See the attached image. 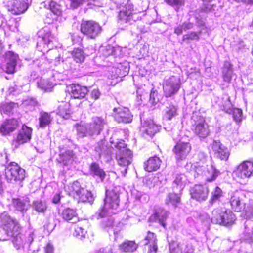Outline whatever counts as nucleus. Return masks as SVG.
Returning a JSON list of instances; mask_svg holds the SVG:
<instances>
[{
	"mask_svg": "<svg viewBox=\"0 0 253 253\" xmlns=\"http://www.w3.org/2000/svg\"><path fill=\"white\" fill-rule=\"evenodd\" d=\"M231 209L235 211H243L242 215L246 218L253 216V201H249L245 192L236 191L231 193L229 198Z\"/></svg>",
	"mask_w": 253,
	"mask_h": 253,
	"instance_id": "f257e3e1",
	"label": "nucleus"
},
{
	"mask_svg": "<svg viewBox=\"0 0 253 253\" xmlns=\"http://www.w3.org/2000/svg\"><path fill=\"white\" fill-rule=\"evenodd\" d=\"M120 191L119 186H115L111 190H106L104 205L99 212V217H104L116 213L115 211L118 208L120 203Z\"/></svg>",
	"mask_w": 253,
	"mask_h": 253,
	"instance_id": "f03ea898",
	"label": "nucleus"
},
{
	"mask_svg": "<svg viewBox=\"0 0 253 253\" xmlns=\"http://www.w3.org/2000/svg\"><path fill=\"white\" fill-rule=\"evenodd\" d=\"M114 147L118 149L116 158L118 165L123 167V169L121 170V173L122 175L125 176L126 173L127 166L132 162V152L126 148L125 141L122 140L116 142Z\"/></svg>",
	"mask_w": 253,
	"mask_h": 253,
	"instance_id": "7ed1b4c3",
	"label": "nucleus"
},
{
	"mask_svg": "<svg viewBox=\"0 0 253 253\" xmlns=\"http://www.w3.org/2000/svg\"><path fill=\"white\" fill-rule=\"evenodd\" d=\"M0 219L2 229L0 231V240H7L10 236L20 232V227L18 222L12 219L7 213H3L0 216Z\"/></svg>",
	"mask_w": 253,
	"mask_h": 253,
	"instance_id": "20e7f679",
	"label": "nucleus"
},
{
	"mask_svg": "<svg viewBox=\"0 0 253 253\" xmlns=\"http://www.w3.org/2000/svg\"><path fill=\"white\" fill-rule=\"evenodd\" d=\"M193 173L195 176L201 175L206 181L211 182L215 180L220 172L212 165L210 166L194 165L193 168Z\"/></svg>",
	"mask_w": 253,
	"mask_h": 253,
	"instance_id": "39448f33",
	"label": "nucleus"
},
{
	"mask_svg": "<svg viewBox=\"0 0 253 253\" xmlns=\"http://www.w3.org/2000/svg\"><path fill=\"white\" fill-rule=\"evenodd\" d=\"M5 175L8 182L13 183L23 180L25 178V171L17 163L11 162L6 166Z\"/></svg>",
	"mask_w": 253,
	"mask_h": 253,
	"instance_id": "423d86ee",
	"label": "nucleus"
},
{
	"mask_svg": "<svg viewBox=\"0 0 253 253\" xmlns=\"http://www.w3.org/2000/svg\"><path fill=\"white\" fill-rule=\"evenodd\" d=\"M191 123L194 126L195 133L199 137L205 138L210 133L209 126L205 119L197 113H193L191 117Z\"/></svg>",
	"mask_w": 253,
	"mask_h": 253,
	"instance_id": "0eeeda50",
	"label": "nucleus"
},
{
	"mask_svg": "<svg viewBox=\"0 0 253 253\" xmlns=\"http://www.w3.org/2000/svg\"><path fill=\"white\" fill-rule=\"evenodd\" d=\"M181 83L179 77L171 76L166 77L164 81L163 90L166 97H169L176 94L179 90Z\"/></svg>",
	"mask_w": 253,
	"mask_h": 253,
	"instance_id": "6e6552de",
	"label": "nucleus"
},
{
	"mask_svg": "<svg viewBox=\"0 0 253 253\" xmlns=\"http://www.w3.org/2000/svg\"><path fill=\"white\" fill-rule=\"evenodd\" d=\"M81 31L88 37L93 39L100 33L101 27L94 21H84L81 25Z\"/></svg>",
	"mask_w": 253,
	"mask_h": 253,
	"instance_id": "1a4fd4ad",
	"label": "nucleus"
},
{
	"mask_svg": "<svg viewBox=\"0 0 253 253\" xmlns=\"http://www.w3.org/2000/svg\"><path fill=\"white\" fill-rule=\"evenodd\" d=\"M236 176L244 180L253 175V162L245 161L237 167L234 172Z\"/></svg>",
	"mask_w": 253,
	"mask_h": 253,
	"instance_id": "9d476101",
	"label": "nucleus"
},
{
	"mask_svg": "<svg viewBox=\"0 0 253 253\" xmlns=\"http://www.w3.org/2000/svg\"><path fill=\"white\" fill-rule=\"evenodd\" d=\"M105 124L106 122L103 118L98 116L93 117L91 122L87 124L89 136L99 135L103 129Z\"/></svg>",
	"mask_w": 253,
	"mask_h": 253,
	"instance_id": "9b49d317",
	"label": "nucleus"
},
{
	"mask_svg": "<svg viewBox=\"0 0 253 253\" xmlns=\"http://www.w3.org/2000/svg\"><path fill=\"white\" fill-rule=\"evenodd\" d=\"M113 115L115 120L118 123H129L132 122L133 115L129 110L126 107H115Z\"/></svg>",
	"mask_w": 253,
	"mask_h": 253,
	"instance_id": "f8f14e48",
	"label": "nucleus"
},
{
	"mask_svg": "<svg viewBox=\"0 0 253 253\" xmlns=\"http://www.w3.org/2000/svg\"><path fill=\"white\" fill-rule=\"evenodd\" d=\"M133 5L128 2L125 4V6L120 10L119 18L120 20L125 23H130L132 24L133 21L136 20V14H133Z\"/></svg>",
	"mask_w": 253,
	"mask_h": 253,
	"instance_id": "ddd939ff",
	"label": "nucleus"
},
{
	"mask_svg": "<svg viewBox=\"0 0 253 253\" xmlns=\"http://www.w3.org/2000/svg\"><path fill=\"white\" fill-rule=\"evenodd\" d=\"M191 150V146L188 142L180 140L173 149L175 158L178 160H183L186 158Z\"/></svg>",
	"mask_w": 253,
	"mask_h": 253,
	"instance_id": "4468645a",
	"label": "nucleus"
},
{
	"mask_svg": "<svg viewBox=\"0 0 253 253\" xmlns=\"http://www.w3.org/2000/svg\"><path fill=\"white\" fill-rule=\"evenodd\" d=\"M209 190L206 185H196L191 190L190 194L193 199L201 202L205 201L208 197Z\"/></svg>",
	"mask_w": 253,
	"mask_h": 253,
	"instance_id": "2eb2a0df",
	"label": "nucleus"
},
{
	"mask_svg": "<svg viewBox=\"0 0 253 253\" xmlns=\"http://www.w3.org/2000/svg\"><path fill=\"white\" fill-rule=\"evenodd\" d=\"M9 10L13 14L24 13L28 8V0H12L9 3Z\"/></svg>",
	"mask_w": 253,
	"mask_h": 253,
	"instance_id": "dca6fc26",
	"label": "nucleus"
},
{
	"mask_svg": "<svg viewBox=\"0 0 253 253\" xmlns=\"http://www.w3.org/2000/svg\"><path fill=\"white\" fill-rule=\"evenodd\" d=\"M194 250L191 244L187 242L173 243L170 245V253H193Z\"/></svg>",
	"mask_w": 253,
	"mask_h": 253,
	"instance_id": "f3484780",
	"label": "nucleus"
},
{
	"mask_svg": "<svg viewBox=\"0 0 253 253\" xmlns=\"http://www.w3.org/2000/svg\"><path fill=\"white\" fill-rule=\"evenodd\" d=\"M211 146L217 157L223 160H227L229 156L228 150L223 146L220 141H213Z\"/></svg>",
	"mask_w": 253,
	"mask_h": 253,
	"instance_id": "a211bd4d",
	"label": "nucleus"
},
{
	"mask_svg": "<svg viewBox=\"0 0 253 253\" xmlns=\"http://www.w3.org/2000/svg\"><path fill=\"white\" fill-rule=\"evenodd\" d=\"M158 130V126L151 120H147L141 121V125L140 127V131L145 136L148 135L149 136H153Z\"/></svg>",
	"mask_w": 253,
	"mask_h": 253,
	"instance_id": "6ab92c4d",
	"label": "nucleus"
},
{
	"mask_svg": "<svg viewBox=\"0 0 253 253\" xmlns=\"http://www.w3.org/2000/svg\"><path fill=\"white\" fill-rule=\"evenodd\" d=\"M168 216V212L167 211L159 208L156 209L153 214L150 217L149 220L150 222H157L164 227H165V221Z\"/></svg>",
	"mask_w": 253,
	"mask_h": 253,
	"instance_id": "aec40b11",
	"label": "nucleus"
},
{
	"mask_svg": "<svg viewBox=\"0 0 253 253\" xmlns=\"http://www.w3.org/2000/svg\"><path fill=\"white\" fill-rule=\"evenodd\" d=\"M18 58V55L12 52L6 53V64L4 70L6 73L12 74L15 72Z\"/></svg>",
	"mask_w": 253,
	"mask_h": 253,
	"instance_id": "412c9836",
	"label": "nucleus"
},
{
	"mask_svg": "<svg viewBox=\"0 0 253 253\" xmlns=\"http://www.w3.org/2000/svg\"><path fill=\"white\" fill-rule=\"evenodd\" d=\"M70 94L74 98L81 99L84 98L88 92L86 87L79 84H72L70 86Z\"/></svg>",
	"mask_w": 253,
	"mask_h": 253,
	"instance_id": "4be33fe9",
	"label": "nucleus"
},
{
	"mask_svg": "<svg viewBox=\"0 0 253 253\" xmlns=\"http://www.w3.org/2000/svg\"><path fill=\"white\" fill-rule=\"evenodd\" d=\"M145 240L147 241L145 245H148L146 253H157L158 247L157 245V239L155 234L150 231H148Z\"/></svg>",
	"mask_w": 253,
	"mask_h": 253,
	"instance_id": "5701e85b",
	"label": "nucleus"
},
{
	"mask_svg": "<svg viewBox=\"0 0 253 253\" xmlns=\"http://www.w3.org/2000/svg\"><path fill=\"white\" fill-rule=\"evenodd\" d=\"M18 123L14 119L5 120L0 126V132L3 135H7L14 131L18 126Z\"/></svg>",
	"mask_w": 253,
	"mask_h": 253,
	"instance_id": "b1692460",
	"label": "nucleus"
},
{
	"mask_svg": "<svg viewBox=\"0 0 253 253\" xmlns=\"http://www.w3.org/2000/svg\"><path fill=\"white\" fill-rule=\"evenodd\" d=\"M161 161L156 156L150 158L144 164V169L148 172L156 171L160 167Z\"/></svg>",
	"mask_w": 253,
	"mask_h": 253,
	"instance_id": "393cba45",
	"label": "nucleus"
},
{
	"mask_svg": "<svg viewBox=\"0 0 253 253\" xmlns=\"http://www.w3.org/2000/svg\"><path fill=\"white\" fill-rule=\"evenodd\" d=\"M32 129L26 125H23L22 129L19 131L17 137L19 143H24L29 141L31 138Z\"/></svg>",
	"mask_w": 253,
	"mask_h": 253,
	"instance_id": "a878e982",
	"label": "nucleus"
},
{
	"mask_svg": "<svg viewBox=\"0 0 253 253\" xmlns=\"http://www.w3.org/2000/svg\"><path fill=\"white\" fill-rule=\"evenodd\" d=\"M61 216L65 220L72 223H75L79 221V217L76 211L70 208L63 210Z\"/></svg>",
	"mask_w": 253,
	"mask_h": 253,
	"instance_id": "bb28decb",
	"label": "nucleus"
},
{
	"mask_svg": "<svg viewBox=\"0 0 253 253\" xmlns=\"http://www.w3.org/2000/svg\"><path fill=\"white\" fill-rule=\"evenodd\" d=\"M187 181L186 176L184 174H177L173 182V190L175 191L181 192Z\"/></svg>",
	"mask_w": 253,
	"mask_h": 253,
	"instance_id": "cd10ccee",
	"label": "nucleus"
},
{
	"mask_svg": "<svg viewBox=\"0 0 253 253\" xmlns=\"http://www.w3.org/2000/svg\"><path fill=\"white\" fill-rule=\"evenodd\" d=\"M105 139L99 141L95 147V151L98 153L99 157L105 156L111 153V148L108 147Z\"/></svg>",
	"mask_w": 253,
	"mask_h": 253,
	"instance_id": "c85d7f7f",
	"label": "nucleus"
},
{
	"mask_svg": "<svg viewBox=\"0 0 253 253\" xmlns=\"http://www.w3.org/2000/svg\"><path fill=\"white\" fill-rule=\"evenodd\" d=\"M138 247V245L134 241L126 240L119 245L120 251L127 253H132L135 251Z\"/></svg>",
	"mask_w": 253,
	"mask_h": 253,
	"instance_id": "c756f323",
	"label": "nucleus"
},
{
	"mask_svg": "<svg viewBox=\"0 0 253 253\" xmlns=\"http://www.w3.org/2000/svg\"><path fill=\"white\" fill-rule=\"evenodd\" d=\"M223 210L224 208L218 207L212 211L211 217L212 223L223 225Z\"/></svg>",
	"mask_w": 253,
	"mask_h": 253,
	"instance_id": "7c9ffc66",
	"label": "nucleus"
},
{
	"mask_svg": "<svg viewBox=\"0 0 253 253\" xmlns=\"http://www.w3.org/2000/svg\"><path fill=\"white\" fill-rule=\"evenodd\" d=\"M12 204L16 210L24 214L29 208V204L26 200L13 199Z\"/></svg>",
	"mask_w": 253,
	"mask_h": 253,
	"instance_id": "2f4dec72",
	"label": "nucleus"
},
{
	"mask_svg": "<svg viewBox=\"0 0 253 253\" xmlns=\"http://www.w3.org/2000/svg\"><path fill=\"white\" fill-rule=\"evenodd\" d=\"M74 154L71 150H67L65 152H61L58 161L60 163H63L64 165L71 163L74 159Z\"/></svg>",
	"mask_w": 253,
	"mask_h": 253,
	"instance_id": "473e14b6",
	"label": "nucleus"
},
{
	"mask_svg": "<svg viewBox=\"0 0 253 253\" xmlns=\"http://www.w3.org/2000/svg\"><path fill=\"white\" fill-rule=\"evenodd\" d=\"M222 74L223 81L229 83L233 76V69L230 62L228 61L224 62Z\"/></svg>",
	"mask_w": 253,
	"mask_h": 253,
	"instance_id": "72a5a7b5",
	"label": "nucleus"
},
{
	"mask_svg": "<svg viewBox=\"0 0 253 253\" xmlns=\"http://www.w3.org/2000/svg\"><path fill=\"white\" fill-rule=\"evenodd\" d=\"M11 237L13 238V245L17 249L23 248L27 242L25 236L21 234L20 232Z\"/></svg>",
	"mask_w": 253,
	"mask_h": 253,
	"instance_id": "f704fd0d",
	"label": "nucleus"
},
{
	"mask_svg": "<svg viewBox=\"0 0 253 253\" xmlns=\"http://www.w3.org/2000/svg\"><path fill=\"white\" fill-rule=\"evenodd\" d=\"M178 191H174L173 193H169L165 199V203L167 205L171 204L175 208L176 207L180 202V194L176 193Z\"/></svg>",
	"mask_w": 253,
	"mask_h": 253,
	"instance_id": "c9c22d12",
	"label": "nucleus"
},
{
	"mask_svg": "<svg viewBox=\"0 0 253 253\" xmlns=\"http://www.w3.org/2000/svg\"><path fill=\"white\" fill-rule=\"evenodd\" d=\"M52 119L53 118L48 113L43 111L41 112L40 113V117L39 118L40 127L43 128L49 125Z\"/></svg>",
	"mask_w": 253,
	"mask_h": 253,
	"instance_id": "e433bc0d",
	"label": "nucleus"
},
{
	"mask_svg": "<svg viewBox=\"0 0 253 253\" xmlns=\"http://www.w3.org/2000/svg\"><path fill=\"white\" fill-rule=\"evenodd\" d=\"M164 117L168 120H171L177 114V107L172 104L167 103L165 109L164 110Z\"/></svg>",
	"mask_w": 253,
	"mask_h": 253,
	"instance_id": "4c0bfd02",
	"label": "nucleus"
},
{
	"mask_svg": "<svg viewBox=\"0 0 253 253\" xmlns=\"http://www.w3.org/2000/svg\"><path fill=\"white\" fill-rule=\"evenodd\" d=\"M224 219H222L223 225L228 226L233 224L236 217L234 214L230 210H227L225 208L223 210Z\"/></svg>",
	"mask_w": 253,
	"mask_h": 253,
	"instance_id": "58836bf2",
	"label": "nucleus"
},
{
	"mask_svg": "<svg viewBox=\"0 0 253 253\" xmlns=\"http://www.w3.org/2000/svg\"><path fill=\"white\" fill-rule=\"evenodd\" d=\"M84 2H87L88 5H93L98 7H101V3L98 0H70V7L72 8H77Z\"/></svg>",
	"mask_w": 253,
	"mask_h": 253,
	"instance_id": "ea45409f",
	"label": "nucleus"
},
{
	"mask_svg": "<svg viewBox=\"0 0 253 253\" xmlns=\"http://www.w3.org/2000/svg\"><path fill=\"white\" fill-rule=\"evenodd\" d=\"M70 105L68 103H63L60 104L58 109L57 113L65 119H68L70 117Z\"/></svg>",
	"mask_w": 253,
	"mask_h": 253,
	"instance_id": "a19ab883",
	"label": "nucleus"
},
{
	"mask_svg": "<svg viewBox=\"0 0 253 253\" xmlns=\"http://www.w3.org/2000/svg\"><path fill=\"white\" fill-rule=\"evenodd\" d=\"M68 188L69 194L74 197L75 199L77 196H79V194L81 193V190L84 189L81 187V185L78 181H75L70 184Z\"/></svg>",
	"mask_w": 253,
	"mask_h": 253,
	"instance_id": "79ce46f5",
	"label": "nucleus"
},
{
	"mask_svg": "<svg viewBox=\"0 0 253 253\" xmlns=\"http://www.w3.org/2000/svg\"><path fill=\"white\" fill-rule=\"evenodd\" d=\"M72 58L76 63H82L84 62L86 55L80 48H76L72 52Z\"/></svg>",
	"mask_w": 253,
	"mask_h": 253,
	"instance_id": "37998d69",
	"label": "nucleus"
},
{
	"mask_svg": "<svg viewBox=\"0 0 253 253\" xmlns=\"http://www.w3.org/2000/svg\"><path fill=\"white\" fill-rule=\"evenodd\" d=\"M90 170L94 175L99 177L101 181L104 180L106 176V174L97 164L95 163L92 164L90 166Z\"/></svg>",
	"mask_w": 253,
	"mask_h": 253,
	"instance_id": "c03bdc74",
	"label": "nucleus"
},
{
	"mask_svg": "<svg viewBox=\"0 0 253 253\" xmlns=\"http://www.w3.org/2000/svg\"><path fill=\"white\" fill-rule=\"evenodd\" d=\"M76 199L82 202H91L93 201L91 193L84 188L81 190V193Z\"/></svg>",
	"mask_w": 253,
	"mask_h": 253,
	"instance_id": "a18cd8bd",
	"label": "nucleus"
},
{
	"mask_svg": "<svg viewBox=\"0 0 253 253\" xmlns=\"http://www.w3.org/2000/svg\"><path fill=\"white\" fill-rule=\"evenodd\" d=\"M37 84L38 87L44 91H50L53 87V83L49 79H41Z\"/></svg>",
	"mask_w": 253,
	"mask_h": 253,
	"instance_id": "49530a36",
	"label": "nucleus"
},
{
	"mask_svg": "<svg viewBox=\"0 0 253 253\" xmlns=\"http://www.w3.org/2000/svg\"><path fill=\"white\" fill-rule=\"evenodd\" d=\"M39 36L41 37L44 43L48 44L52 41L53 37L51 35L49 29H42L39 32Z\"/></svg>",
	"mask_w": 253,
	"mask_h": 253,
	"instance_id": "de8ad7c7",
	"label": "nucleus"
},
{
	"mask_svg": "<svg viewBox=\"0 0 253 253\" xmlns=\"http://www.w3.org/2000/svg\"><path fill=\"white\" fill-rule=\"evenodd\" d=\"M75 127H76L77 134L78 137L83 138L84 137L89 136V134L87 132L88 127L87 124L84 125L77 124L75 125Z\"/></svg>",
	"mask_w": 253,
	"mask_h": 253,
	"instance_id": "09e8293b",
	"label": "nucleus"
},
{
	"mask_svg": "<svg viewBox=\"0 0 253 253\" xmlns=\"http://www.w3.org/2000/svg\"><path fill=\"white\" fill-rule=\"evenodd\" d=\"M17 107V105L13 102L3 103L1 104L0 110L1 113L9 115Z\"/></svg>",
	"mask_w": 253,
	"mask_h": 253,
	"instance_id": "8fccbe9b",
	"label": "nucleus"
},
{
	"mask_svg": "<svg viewBox=\"0 0 253 253\" xmlns=\"http://www.w3.org/2000/svg\"><path fill=\"white\" fill-rule=\"evenodd\" d=\"M201 33V31L199 32H191L187 34L184 35L182 37V41L187 43H188L187 41L189 40L199 41Z\"/></svg>",
	"mask_w": 253,
	"mask_h": 253,
	"instance_id": "3c124183",
	"label": "nucleus"
},
{
	"mask_svg": "<svg viewBox=\"0 0 253 253\" xmlns=\"http://www.w3.org/2000/svg\"><path fill=\"white\" fill-rule=\"evenodd\" d=\"M50 10L53 13L57 16H60L62 14L61 6L56 2L51 0L49 4Z\"/></svg>",
	"mask_w": 253,
	"mask_h": 253,
	"instance_id": "603ef678",
	"label": "nucleus"
},
{
	"mask_svg": "<svg viewBox=\"0 0 253 253\" xmlns=\"http://www.w3.org/2000/svg\"><path fill=\"white\" fill-rule=\"evenodd\" d=\"M34 209L39 212H44L47 209V205L44 202L37 201L33 203Z\"/></svg>",
	"mask_w": 253,
	"mask_h": 253,
	"instance_id": "864d4df0",
	"label": "nucleus"
},
{
	"mask_svg": "<svg viewBox=\"0 0 253 253\" xmlns=\"http://www.w3.org/2000/svg\"><path fill=\"white\" fill-rule=\"evenodd\" d=\"M169 5L173 7L175 10L178 11L179 8L184 5V0H165Z\"/></svg>",
	"mask_w": 253,
	"mask_h": 253,
	"instance_id": "5fc2aeb1",
	"label": "nucleus"
},
{
	"mask_svg": "<svg viewBox=\"0 0 253 253\" xmlns=\"http://www.w3.org/2000/svg\"><path fill=\"white\" fill-rule=\"evenodd\" d=\"M222 196V190L218 187H216L215 190L211 193V197L210 200V203L212 204L215 201L219 199Z\"/></svg>",
	"mask_w": 253,
	"mask_h": 253,
	"instance_id": "6e6d98bb",
	"label": "nucleus"
},
{
	"mask_svg": "<svg viewBox=\"0 0 253 253\" xmlns=\"http://www.w3.org/2000/svg\"><path fill=\"white\" fill-rule=\"evenodd\" d=\"M86 231L80 226H77L74 230L73 233L74 236L80 239H82L85 236Z\"/></svg>",
	"mask_w": 253,
	"mask_h": 253,
	"instance_id": "4d7b16f0",
	"label": "nucleus"
},
{
	"mask_svg": "<svg viewBox=\"0 0 253 253\" xmlns=\"http://www.w3.org/2000/svg\"><path fill=\"white\" fill-rule=\"evenodd\" d=\"M234 120L237 123H240L242 120V110L238 108H234L232 110Z\"/></svg>",
	"mask_w": 253,
	"mask_h": 253,
	"instance_id": "13d9d810",
	"label": "nucleus"
},
{
	"mask_svg": "<svg viewBox=\"0 0 253 253\" xmlns=\"http://www.w3.org/2000/svg\"><path fill=\"white\" fill-rule=\"evenodd\" d=\"M99 51L102 56L108 57L112 54L114 51V48L111 46L108 45L105 47H102Z\"/></svg>",
	"mask_w": 253,
	"mask_h": 253,
	"instance_id": "bf43d9fd",
	"label": "nucleus"
},
{
	"mask_svg": "<svg viewBox=\"0 0 253 253\" xmlns=\"http://www.w3.org/2000/svg\"><path fill=\"white\" fill-rule=\"evenodd\" d=\"M221 109L225 111L226 112L230 113L232 112V105L229 98H226L224 100L223 104L221 106Z\"/></svg>",
	"mask_w": 253,
	"mask_h": 253,
	"instance_id": "052dcab7",
	"label": "nucleus"
},
{
	"mask_svg": "<svg viewBox=\"0 0 253 253\" xmlns=\"http://www.w3.org/2000/svg\"><path fill=\"white\" fill-rule=\"evenodd\" d=\"M249 222H250V221H246L245 223V239L247 240L250 242H253V232L251 233L250 232V229L247 228V225Z\"/></svg>",
	"mask_w": 253,
	"mask_h": 253,
	"instance_id": "680f3d73",
	"label": "nucleus"
},
{
	"mask_svg": "<svg viewBox=\"0 0 253 253\" xmlns=\"http://www.w3.org/2000/svg\"><path fill=\"white\" fill-rule=\"evenodd\" d=\"M23 104L27 106L29 110H32L37 105V101L33 98H30L25 100Z\"/></svg>",
	"mask_w": 253,
	"mask_h": 253,
	"instance_id": "e2e57ef3",
	"label": "nucleus"
},
{
	"mask_svg": "<svg viewBox=\"0 0 253 253\" xmlns=\"http://www.w3.org/2000/svg\"><path fill=\"white\" fill-rule=\"evenodd\" d=\"M201 221L205 225H207L211 221V218H210L207 213H203L200 217Z\"/></svg>",
	"mask_w": 253,
	"mask_h": 253,
	"instance_id": "0e129e2a",
	"label": "nucleus"
},
{
	"mask_svg": "<svg viewBox=\"0 0 253 253\" xmlns=\"http://www.w3.org/2000/svg\"><path fill=\"white\" fill-rule=\"evenodd\" d=\"M100 95L101 93L98 89H93L90 93V97L91 99L96 100L99 98Z\"/></svg>",
	"mask_w": 253,
	"mask_h": 253,
	"instance_id": "69168bd1",
	"label": "nucleus"
},
{
	"mask_svg": "<svg viewBox=\"0 0 253 253\" xmlns=\"http://www.w3.org/2000/svg\"><path fill=\"white\" fill-rule=\"evenodd\" d=\"M214 5L204 4L202 7V10L205 12H211L214 10Z\"/></svg>",
	"mask_w": 253,
	"mask_h": 253,
	"instance_id": "338daca9",
	"label": "nucleus"
},
{
	"mask_svg": "<svg viewBox=\"0 0 253 253\" xmlns=\"http://www.w3.org/2000/svg\"><path fill=\"white\" fill-rule=\"evenodd\" d=\"M97 253H112V249L110 247H105L100 249Z\"/></svg>",
	"mask_w": 253,
	"mask_h": 253,
	"instance_id": "774afa93",
	"label": "nucleus"
}]
</instances>
